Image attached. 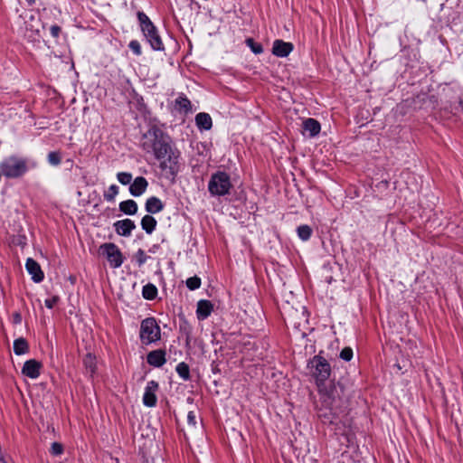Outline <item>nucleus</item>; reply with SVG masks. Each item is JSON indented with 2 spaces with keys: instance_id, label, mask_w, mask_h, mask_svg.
I'll use <instances>...</instances> for the list:
<instances>
[{
  "instance_id": "1",
  "label": "nucleus",
  "mask_w": 463,
  "mask_h": 463,
  "mask_svg": "<svg viewBox=\"0 0 463 463\" xmlns=\"http://www.w3.org/2000/svg\"><path fill=\"white\" fill-rule=\"evenodd\" d=\"M307 368L315 378L319 393V402L317 403V414L320 418L328 419L330 422L339 413L342 405L340 383L326 385V382L331 374V365L326 358L315 355L309 360Z\"/></svg>"
},
{
  "instance_id": "2",
  "label": "nucleus",
  "mask_w": 463,
  "mask_h": 463,
  "mask_svg": "<svg viewBox=\"0 0 463 463\" xmlns=\"http://www.w3.org/2000/svg\"><path fill=\"white\" fill-rule=\"evenodd\" d=\"M142 147L146 153H152L160 162L159 167L166 177L174 179L176 176L180 152L172 146L168 134L156 126L151 127L143 135Z\"/></svg>"
},
{
  "instance_id": "3",
  "label": "nucleus",
  "mask_w": 463,
  "mask_h": 463,
  "mask_svg": "<svg viewBox=\"0 0 463 463\" xmlns=\"http://www.w3.org/2000/svg\"><path fill=\"white\" fill-rule=\"evenodd\" d=\"M37 165V162L30 157L11 155L0 162V173L8 179H17Z\"/></svg>"
},
{
  "instance_id": "4",
  "label": "nucleus",
  "mask_w": 463,
  "mask_h": 463,
  "mask_svg": "<svg viewBox=\"0 0 463 463\" xmlns=\"http://www.w3.org/2000/svg\"><path fill=\"white\" fill-rule=\"evenodd\" d=\"M137 20L139 22L141 31L151 48L154 51H164L165 45L163 41L159 35L157 28L152 23L150 18L144 12H138Z\"/></svg>"
},
{
  "instance_id": "5",
  "label": "nucleus",
  "mask_w": 463,
  "mask_h": 463,
  "mask_svg": "<svg viewBox=\"0 0 463 463\" xmlns=\"http://www.w3.org/2000/svg\"><path fill=\"white\" fill-rule=\"evenodd\" d=\"M207 189L213 197H221L230 194L232 189L230 175L225 171H217L212 174Z\"/></svg>"
},
{
  "instance_id": "6",
  "label": "nucleus",
  "mask_w": 463,
  "mask_h": 463,
  "mask_svg": "<svg viewBox=\"0 0 463 463\" xmlns=\"http://www.w3.org/2000/svg\"><path fill=\"white\" fill-rule=\"evenodd\" d=\"M139 338L145 345H152L161 339V328L155 317H146L141 321Z\"/></svg>"
},
{
  "instance_id": "7",
  "label": "nucleus",
  "mask_w": 463,
  "mask_h": 463,
  "mask_svg": "<svg viewBox=\"0 0 463 463\" xmlns=\"http://www.w3.org/2000/svg\"><path fill=\"white\" fill-rule=\"evenodd\" d=\"M100 249L113 268L117 269L122 265L123 256L117 245L114 243H105L101 245Z\"/></svg>"
},
{
  "instance_id": "8",
  "label": "nucleus",
  "mask_w": 463,
  "mask_h": 463,
  "mask_svg": "<svg viewBox=\"0 0 463 463\" xmlns=\"http://www.w3.org/2000/svg\"><path fill=\"white\" fill-rule=\"evenodd\" d=\"M159 389V384L155 380L148 381L144 391L142 402L146 407L152 408L156 405L157 397L156 392Z\"/></svg>"
},
{
  "instance_id": "9",
  "label": "nucleus",
  "mask_w": 463,
  "mask_h": 463,
  "mask_svg": "<svg viewBox=\"0 0 463 463\" xmlns=\"http://www.w3.org/2000/svg\"><path fill=\"white\" fill-rule=\"evenodd\" d=\"M42 364L35 360L30 359L24 364L22 373L31 379H37L41 373Z\"/></svg>"
},
{
  "instance_id": "10",
  "label": "nucleus",
  "mask_w": 463,
  "mask_h": 463,
  "mask_svg": "<svg viewBox=\"0 0 463 463\" xmlns=\"http://www.w3.org/2000/svg\"><path fill=\"white\" fill-rule=\"evenodd\" d=\"M25 269L31 275L32 279L35 283H40L43 280L44 275L39 263L32 258H28L25 262Z\"/></svg>"
},
{
  "instance_id": "11",
  "label": "nucleus",
  "mask_w": 463,
  "mask_h": 463,
  "mask_svg": "<svg viewBox=\"0 0 463 463\" xmlns=\"http://www.w3.org/2000/svg\"><path fill=\"white\" fill-rule=\"evenodd\" d=\"M116 232L123 237H129L136 229L135 222L130 219L119 220L113 224Z\"/></svg>"
},
{
  "instance_id": "12",
  "label": "nucleus",
  "mask_w": 463,
  "mask_h": 463,
  "mask_svg": "<svg viewBox=\"0 0 463 463\" xmlns=\"http://www.w3.org/2000/svg\"><path fill=\"white\" fill-rule=\"evenodd\" d=\"M293 49L294 46L291 43L275 40L273 42L272 53L277 57L285 58L290 54Z\"/></svg>"
},
{
  "instance_id": "13",
  "label": "nucleus",
  "mask_w": 463,
  "mask_h": 463,
  "mask_svg": "<svg viewBox=\"0 0 463 463\" xmlns=\"http://www.w3.org/2000/svg\"><path fill=\"white\" fill-rule=\"evenodd\" d=\"M166 353L163 349H156L149 352L146 355V362L153 367H162L166 363Z\"/></svg>"
},
{
  "instance_id": "14",
  "label": "nucleus",
  "mask_w": 463,
  "mask_h": 463,
  "mask_svg": "<svg viewBox=\"0 0 463 463\" xmlns=\"http://www.w3.org/2000/svg\"><path fill=\"white\" fill-rule=\"evenodd\" d=\"M213 310V305L210 300L201 299L197 302L196 317L198 320L203 321L210 317Z\"/></svg>"
},
{
  "instance_id": "15",
  "label": "nucleus",
  "mask_w": 463,
  "mask_h": 463,
  "mask_svg": "<svg viewBox=\"0 0 463 463\" xmlns=\"http://www.w3.org/2000/svg\"><path fill=\"white\" fill-rule=\"evenodd\" d=\"M148 186V182L143 176H137L129 185V193L135 197L142 195Z\"/></svg>"
},
{
  "instance_id": "16",
  "label": "nucleus",
  "mask_w": 463,
  "mask_h": 463,
  "mask_svg": "<svg viewBox=\"0 0 463 463\" xmlns=\"http://www.w3.org/2000/svg\"><path fill=\"white\" fill-rule=\"evenodd\" d=\"M195 124L200 130H210L213 127V120L209 114L200 112L195 116Z\"/></svg>"
},
{
  "instance_id": "17",
  "label": "nucleus",
  "mask_w": 463,
  "mask_h": 463,
  "mask_svg": "<svg viewBox=\"0 0 463 463\" xmlns=\"http://www.w3.org/2000/svg\"><path fill=\"white\" fill-rule=\"evenodd\" d=\"M145 208L148 213L156 214L164 209V204L158 197L152 196L146 200Z\"/></svg>"
},
{
  "instance_id": "18",
  "label": "nucleus",
  "mask_w": 463,
  "mask_h": 463,
  "mask_svg": "<svg viewBox=\"0 0 463 463\" xmlns=\"http://www.w3.org/2000/svg\"><path fill=\"white\" fill-rule=\"evenodd\" d=\"M303 128L311 137H314L319 134L321 126L317 119L309 118L303 122Z\"/></svg>"
},
{
  "instance_id": "19",
  "label": "nucleus",
  "mask_w": 463,
  "mask_h": 463,
  "mask_svg": "<svg viewBox=\"0 0 463 463\" xmlns=\"http://www.w3.org/2000/svg\"><path fill=\"white\" fill-rule=\"evenodd\" d=\"M156 220L150 214L145 215L141 220V227L147 234H151L156 230Z\"/></svg>"
},
{
  "instance_id": "20",
  "label": "nucleus",
  "mask_w": 463,
  "mask_h": 463,
  "mask_svg": "<svg viewBox=\"0 0 463 463\" xmlns=\"http://www.w3.org/2000/svg\"><path fill=\"white\" fill-rule=\"evenodd\" d=\"M137 203L131 199L123 201L119 203V210L128 215H134L137 212Z\"/></svg>"
},
{
  "instance_id": "21",
  "label": "nucleus",
  "mask_w": 463,
  "mask_h": 463,
  "mask_svg": "<svg viewBox=\"0 0 463 463\" xmlns=\"http://www.w3.org/2000/svg\"><path fill=\"white\" fill-rule=\"evenodd\" d=\"M14 353L16 355H22L29 351L27 341L24 337L17 338L14 341Z\"/></svg>"
},
{
  "instance_id": "22",
  "label": "nucleus",
  "mask_w": 463,
  "mask_h": 463,
  "mask_svg": "<svg viewBox=\"0 0 463 463\" xmlns=\"http://www.w3.org/2000/svg\"><path fill=\"white\" fill-rule=\"evenodd\" d=\"M157 293V288L152 283L146 284L142 288V296L146 300L156 299Z\"/></svg>"
},
{
  "instance_id": "23",
  "label": "nucleus",
  "mask_w": 463,
  "mask_h": 463,
  "mask_svg": "<svg viewBox=\"0 0 463 463\" xmlns=\"http://www.w3.org/2000/svg\"><path fill=\"white\" fill-rule=\"evenodd\" d=\"M175 371L184 381L190 380V369L187 364L181 362L176 365Z\"/></svg>"
},
{
  "instance_id": "24",
  "label": "nucleus",
  "mask_w": 463,
  "mask_h": 463,
  "mask_svg": "<svg viewBox=\"0 0 463 463\" xmlns=\"http://www.w3.org/2000/svg\"><path fill=\"white\" fill-rule=\"evenodd\" d=\"M175 106L179 110L185 113L191 110V101L184 95H180L175 99Z\"/></svg>"
},
{
  "instance_id": "25",
  "label": "nucleus",
  "mask_w": 463,
  "mask_h": 463,
  "mask_svg": "<svg viewBox=\"0 0 463 463\" xmlns=\"http://www.w3.org/2000/svg\"><path fill=\"white\" fill-rule=\"evenodd\" d=\"M297 233H298V238L301 241H307L310 239V237L312 235V229L310 226H308L307 224L300 225L297 229Z\"/></svg>"
},
{
  "instance_id": "26",
  "label": "nucleus",
  "mask_w": 463,
  "mask_h": 463,
  "mask_svg": "<svg viewBox=\"0 0 463 463\" xmlns=\"http://www.w3.org/2000/svg\"><path fill=\"white\" fill-rule=\"evenodd\" d=\"M245 43L254 54H260L263 52L262 45L256 43L252 38H247L245 40Z\"/></svg>"
},
{
  "instance_id": "27",
  "label": "nucleus",
  "mask_w": 463,
  "mask_h": 463,
  "mask_svg": "<svg viewBox=\"0 0 463 463\" xmlns=\"http://www.w3.org/2000/svg\"><path fill=\"white\" fill-rule=\"evenodd\" d=\"M117 179L123 185L130 184L132 175L128 172H119L117 174Z\"/></svg>"
},
{
  "instance_id": "28",
  "label": "nucleus",
  "mask_w": 463,
  "mask_h": 463,
  "mask_svg": "<svg viewBox=\"0 0 463 463\" xmlns=\"http://www.w3.org/2000/svg\"><path fill=\"white\" fill-rule=\"evenodd\" d=\"M118 194V187L116 184H111L108 191L104 194V198L108 202H111L115 199L116 195Z\"/></svg>"
},
{
  "instance_id": "29",
  "label": "nucleus",
  "mask_w": 463,
  "mask_h": 463,
  "mask_svg": "<svg viewBox=\"0 0 463 463\" xmlns=\"http://www.w3.org/2000/svg\"><path fill=\"white\" fill-rule=\"evenodd\" d=\"M201 286V279L194 276L186 279V287L191 290H195Z\"/></svg>"
},
{
  "instance_id": "30",
  "label": "nucleus",
  "mask_w": 463,
  "mask_h": 463,
  "mask_svg": "<svg viewBox=\"0 0 463 463\" xmlns=\"http://www.w3.org/2000/svg\"><path fill=\"white\" fill-rule=\"evenodd\" d=\"M148 256L142 249H139L135 255V260L138 267L143 266L146 262Z\"/></svg>"
},
{
  "instance_id": "31",
  "label": "nucleus",
  "mask_w": 463,
  "mask_h": 463,
  "mask_svg": "<svg viewBox=\"0 0 463 463\" xmlns=\"http://www.w3.org/2000/svg\"><path fill=\"white\" fill-rule=\"evenodd\" d=\"M353 355H354V353H353V349L351 347H345L340 352V354H339L340 358L345 362L351 361V359L353 358Z\"/></svg>"
},
{
  "instance_id": "32",
  "label": "nucleus",
  "mask_w": 463,
  "mask_h": 463,
  "mask_svg": "<svg viewBox=\"0 0 463 463\" xmlns=\"http://www.w3.org/2000/svg\"><path fill=\"white\" fill-rule=\"evenodd\" d=\"M48 162L52 165H58L61 163V156L57 152H50L48 154Z\"/></svg>"
},
{
  "instance_id": "33",
  "label": "nucleus",
  "mask_w": 463,
  "mask_h": 463,
  "mask_svg": "<svg viewBox=\"0 0 463 463\" xmlns=\"http://www.w3.org/2000/svg\"><path fill=\"white\" fill-rule=\"evenodd\" d=\"M129 49L133 52L134 54L139 56L142 53L141 45L138 41L132 40L128 44Z\"/></svg>"
},
{
  "instance_id": "34",
  "label": "nucleus",
  "mask_w": 463,
  "mask_h": 463,
  "mask_svg": "<svg viewBox=\"0 0 463 463\" xmlns=\"http://www.w3.org/2000/svg\"><path fill=\"white\" fill-rule=\"evenodd\" d=\"M84 364H85V366L86 368L91 373H93L95 372V363H94V358L90 355V354H88L86 356V358L84 359Z\"/></svg>"
},
{
  "instance_id": "35",
  "label": "nucleus",
  "mask_w": 463,
  "mask_h": 463,
  "mask_svg": "<svg viewBox=\"0 0 463 463\" xmlns=\"http://www.w3.org/2000/svg\"><path fill=\"white\" fill-rule=\"evenodd\" d=\"M63 452V447L61 443L53 442L51 447V453L54 456H59Z\"/></svg>"
},
{
  "instance_id": "36",
  "label": "nucleus",
  "mask_w": 463,
  "mask_h": 463,
  "mask_svg": "<svg viewBox=\"0 0 463 463\" xmlns=\"http://www.w3.org/2000/svg\"><path fill=\"white\" fill-rule=\"evenodd\" d=\"M59 301V297L53 296L52 298H47L44 301L45 307L52 309Z\"/></svg>"
},
{
  "instance_id": "37",
  "label": "nucleus",
  "mask_w": 463,
  "mask_h": 463,
  "mask_svg": "<svg viewBox=\"0 0 463 463\" xmlns=\"http://www.w3.org/2000/svg\"><path fill=\"white\" fill-rule=\"evenodd\" d=\"M61 27L58 25H52L50 28V33L53 38H57L60 35Z\"/></svg>"
},
{
  "instance_id": "38",
  "label": "nucleus",
  "mask_w": 463,
  "mask_h": 463,
  "mask_svg": "<svg viewBox=\"0 0 463 463\" xmlns=\"http://www.w3.org/2000/svg\"><path fill=\"white\" fill-rule=\"evenodd\" d=\"M187 423L191 426H195L196 417L194 411H189L187 414Z\"/></svg>"
},
{
  "instance_id": "39",
  "label": "nucleus",
  "mask_w": 463,
  "mask_h": 463,
  "mask_svg": "<svg viewBox=\"0 0 463 463\" xmlns=\"http://www.w3.org/2000/svg\"><path fill=\"white\" fill-rule=\"evenodd\" d=\"M456 109L463 111V98L458 100V104L456 107Z\"/></svg>"
},
{
  "instance_id": "40",
  "label": "nucleus",
  "mask_w": 463,
  "mask_h": 463,
  "mask_svg": "<svg viewBox=\"0 0 463 463\" xmlns=\"http://www.w3.org/2000/svg\"><path fill=\"white\" fill-rule=\"evenodd\" d=\"M158 246L157 245H154L150 250L149 251L152 252V253H155L157 250Z\"/></svg>"
},
{
  "instance_id": "41",
  "label": "nucleus",
  "mask_w": 463,
  "mask_h": 463,
  "mask_svg": "<svg viewBox=\"0 0 463 463\" xmlns=\"http://www.w3.org/2000/svg\"><path fill=\"white\" fill-rule=\"evenodd\" d=\"M29 5H32L34 4V0H26Z\"/></svg>"
}]
</instances>
